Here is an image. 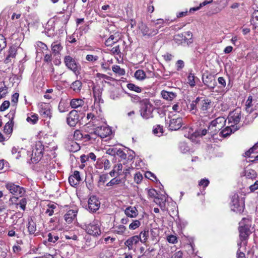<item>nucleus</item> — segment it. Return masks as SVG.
<instances>
[{
    "label": "nucleus",
    "mask_w": 258,
    "mask_h": 258,
    "mask_svg": "<svg viewBox=\"0 0 258 258\" xmlns=\"http://www.w3.org/2000/svg\"><path fill=\"white\" fill-rule=\"evenodd\" d=\"M226 120L223 117H219L212 120L208 126V130L211 136L216 135L224 126Z\"/></svg>",
    "instance_id": "nucleus-1"
},
{
    "label": "nucleus",
    "mask_w": 258,
    "mask_h": 258,
    "mask_svg": "<svg viewBox=\"0 0 258 258\" xmlns=\"http://www.w3.org/2000/svg\"><path fill=\"white\" fill-rule=\"evenodd\" d=\"M231 210L236 213H242L244 209V199L240 198L239 196L235 194L232 197L231 203Z\"/></svg>",
    "instance_id": "nucleus-2"
},
{
    "label": "nucleus",
    "mask_w": 258,
    "mask_h": 258,
    "mask_svg": "<svg viewBox=\"0 0 258 258\" xmlns=\"http://www.w3.org/2000/svg\"><path fill=\"white\" fill-rule=\"evenodd\" d=\"M249 223V219L245 218H242L239 222V236L241 240L246 239L251 233Z\"/></svg>",
    "instance_id": "nucleus-3"
},
{
    "label": "nucleus",
    "mask_w": 258,
    "mask_h": 258,
    "mask_svg": "<svg viewBox=\"0 0 258 258\" xmlns=\"http://www.w3.org/2000/svg\"><path fill=\"white\" fill-rule=\"evenodd\" d=\"M152 105L147 99L143 101L142 106L140 110L141 116L145 119L153 117Z\"/></svg>",
    "instance_id": "nucleus-4"
},
{
    "label": "nucleus",
    "mask_w": 258,
    "mask_h": 258,
    "mask_svg": "<svg viewBox=\"0 0 258 258\" xmlns=\"http://www.w3.org/2000/svg\"><path fill=\"white\" fill-rule=\"evenodd\" d=\"M5 187L10 193L16 196L22 197L25 193V190L23 187L14 182H7Z\"/></svg>",
    "instance_id": "nucleus-5"
},
{
    "label": "nucleus",
    "mask_w": 258,
    "mask_h": 258,
    "mask_svg": "<svg viewBox=\"0 0 258 258\" xmlns=\"http://www.w3.org/2000/svg\"><path fill=\"white\" fill-rule=\"evenodd\" d=\"M64 62L67 67L72 70L75 74H79L80 66L78 62L70 55L64 57Z\"/></svg>",
    "instance_id": "nucleus-6"
},
{
    "label": "nucleus",
    "mask_w": 258,
    "mask_h": 258,
    "mask_svg": "<svg viewBox=\"0 0 258 258\" xmlns=\"http://www.w3.org/2000/svg\"><path fill=\"white\" fill-rule=\"evenodd\" d=\"M86 231L88 234L93 236L100 235L101 231L99 222L97 220H94L86 226Z\"/></svg>",
    "instance_id": "nucleus-7"
},
{
    "label": "nucleus",
    "mask_w": 258,
    "mask_h": 258,
    "mask_svg": "<svg viewBox=\"0 0 258 258\" xmlns=\"http://www.w3.org/2000/svg\"><path fill=\"white\" fill-rule=\"evenodd\" d=\"M138 27L142 34L144 36H153L157 34L158 32V30L157 29H150L147 25L143 22L139 24Z\"/></svg>",
    "instance_id": "nucleus-8"
},
{
    "label": "nucleus",
    "mask_w": 258,
    "mask_h": 258,
    "mask_svg": "<svg viewBox=\"0 0 258 258\" xmlns=\"http://www.w3.org/2000/svg\"><path fill=\"white\" fill-rule=\"evenodd\" d=\"M202 81L204 84L210 89H214L217 85L216 80L211 74L203 75Z\"/></svg>",
    "instance_id": "nucleus-9"
},
{
    "label": "nucleus",
    "mask_w": 258,
    "mask_h": 258,
    "mask_svg": "<svg viewBox=\"0 0 258 258\" xmlns=\"http://www.w3.org/2000/svg\"><path fill=\"white\" fill-rule=\"evenodd\" d=\"M100 206V202L97 197L94 196H91L88 201V209L91 212H95Z\"/></svg>",
    "instance_id": "nucleus-10"
},
{
    "label": "nucleus",
    "mask_w": 258,
    "mask_h": 258,
    "mask_svg": "<svg viewBox=\"0 0 258 258\" xmlns=\"http://www.w3.org/2000/svg\"><path fill=\"white\" fill-rule=\"evenodd\" d=\"M79 114L77 111L75 110H72L68 115L67 121L68 124L71 126H75L79 121Z\"/></svg>",
    "instance_id": "nucleus-11"
},
{
    "label": "nucleus",
    "mask_w": 258,
    "mask_h": 258,
    "mask_svg": "<svg viewBox=\"0 0 258 258\" xmlns=\"http://www.w3.org/2000/svg\"><path fill=\"white\" fill-rule=\"evenodd\" d=\"M228 119L229 122L234 124H237L240 122L241 119V111L239 109H236L230 112L228 115Z\"/></svg>",
    "instance_id": "nucleus-12"
},
{
    "label": "nucleus",
    "mask_w": 258,
    "mask_h": 258,
    "mask_svg": "<svg viewBox=\"0 0 258 258\" xmlns=\"http://www.w3.org/2000/svg\"><path fill=\"white\" fill-rule=\"evenodd\" d=\"M94 133L101 138H104L111 135V130L108 127L101 126L95 128Z\"/></svg>",
    "instance_id": "nucleus-13"
},
{
    "label": "nucleus",
    "mask_w": 258,
    "mask_h": 258,
    "mask_svg": "<svg viewBox=\"0 0 258 258\" xmlns=\"http://www.w3.org/2000/svg\"><path fill=\"white\" fill-rule=\"evenodd\" d=\"M43 147L40 143L36 145L35 148L32 151V156L35 160H38L42 156Z\"/></svg>",
    "instance_id": "nucleus-14"
},
{
    "label": "nucleus",
    "mask_w": 258,
    "mask_h": 258,
    "mask_svg": "<svg viewBox=\"0 0 258 258\" xmlns=\"http://www.w3.org/2000/svg\"><path fill=\"white\" fill-rule=\"evenodd\" d=\"M182 124V119L181 117L173 118L170 120L169 125V129L172 131H176L179 129Z\"/></svg>",
    "instance_id": "nucleus-15"
},
{
    "label": "nucleus",
    "mask_w": 258,
    "mask_h": 258,
    "mask_svg": "<svg viewBox=\"0 0 258 258\" xmlns=\"http://www.w3.org/2000/svg\"><path fill=\"white\" fill-rule=\"evenodd\" d=\"M140 239L138 235L132 236L125 241L124 244L129 250H132L134 249V246L139 243Z\"/></svg>",
    "instance_id": "nucleus-16"
},
{
    "label": "nucleus",
    "mask_w": 258,
    "mask_h": 258,
    "mask_svg": "<svg viewBox=\"0 0 258 258\" xmlns=\"http://www.w3.org/2000/svg\"><path fill=\"white\" fill-rule=\"evenodd\" d=\"M39 113L43 118H50L51 112L49 106L46 104H41L39 109Z\"/></svg>",
    "instance_id": "nucleus-17"
},
{
    "label": "nucleus",
    "mask_w": 258,
    "mask_h": 258,
    "mask_svg": "<svg viewBox=\"0 0 258 258\" xmlns=\"http://www.w3.org/2000/svg\"><path fill=\"white\" fill-rule=\"evenodd\" d=\"M120 39V33L119 32H115L113 34L111 35L105 41V45L106 46H111L112 44L118 41Z\"/></svg>",
    "instance_id": "nucleus-18"
},
{
    "label": "nucleus",
    "mask_w": 258,
    "mask_h": 258,
    "mask_svg": "<svg viewBox=\"0 0 258 258\" xmlns=\"http://www.w3.org/2000/svg\"><path fill=\"white\" fill-rule=\"evenodd\" d=\"M81 180L80 172L78 171H75L74 174L71 175L69 178V182L73 186L77 185Z\"/></svg>",
    "instance_id": "nucleus-19"
},
{
    "label": "nucleus",
    "mask_w": 258,
    "mask_h": 258,
    "mask_svg": "<svg viewBox=\"0 0 258 258\" xmlns=\"http://www.w3.org/2000/svg\"><path fill=\"white\" fill-rule=\"evenodd\" d=\"M124 213L128 217L136 218L138 216L139 212L136 207L129 206L125 209Z\"/></svg>",
    "instance_id": "nucleus-20"
},
{
    "label": "nucleus",
    "mask_w": 258,
    "mask_h": 258,
    "mask_svg": "<svg viewBox=\"0 0 258 258\" xmlns=\"http://www.w3.org/2000/svg\"><path fill=\"white\" fill-rule=\"evenodd\" d=\"M77 212L74 210H70L64 215V219L68 223H71L77 216Z\"/></svg>",
    "instance_id": "nucleus-21"
},
{
    "label": "nucleus",
    "mask_w": 258,
    "mask_h": 258,
    "mask_svg": "<svg viewBox=\"0 0 258 258\" xmlns=\"http://www.w3.org/2000/svg\"><path fill=\"white\" fill-rule=\"evenodd\" d=\"M70 106L68 102L65 100H61L59 103L58 109L60 112H65L69 109Z\"/></svg>",
    "instance_id": "nucleus-22"
},
{
    "label": "nucleus",
    "mask_w": 258,
    "mask_h": 258,
    "mask_svg": "<svg viewBox=\"0 0 258 258\" xmlns=\"http://www.w3.org/2000/svg\"><path fill=\"white\" fill-rule=\"evenodd\" d=\"M84 101L81 99H73L70 102V106L73 108H77L82 106Z\"/></svg>",
    "instance_id": "nucleus-23"
},
{
    "label": "nucleus",
    "mask_w": 258,
    "mask_h": 258,
    "mask_svg": "<svg viewBox=\"0 0 258 258\" xmlns=\"http://www.w3.org/2000/svg\"><path fill=\"white\" fill-rule=\"evenodd\" d=\"M82 87V83L79 80H76L71 84V88L76 93L80 92Z\"/></svg>",
    "instance_id": "nucleus-24"
},
{
    "label": "nucleus",
    "mask_w": 258,
    "mask_h": 258,
    "mask_svg": "<svg viewBox=\"0 0 258 258\" xmlns=\"http://www.w3.org/2000/svg\"><path fill=\"white\" fill-rule=\"evenodd\" d=\"M161 95L164 99L167 100H172L176 96V94L172 92H168L164 90L161 92Z\"/></svg>",
    "instance_id": "nucleus-25"
},
{
    "label": "nucleus",
    "mask_w": 258,
    "mask_h": 258,
    "mask_svg": "<svg viewBox=\"0 0 258 258\" xmlns=\"http://www.w3.org/2000/svg\"><path fill=\"white\" fill-rule=\"evenodd\" d=\"M62 49V47L60 43L58 42H53L51 44V50L55 55L59 54Z\"/></svg>",
    "instance_id": "nucleus-26"
},
{
    "label": "nucleus",
    "mask_w": 258,
    "mask_h": 258,
    "mask_svg": "<svg viewBox=\"0 0 258 258\" xmlns=\"http://www.w3.org/2000/svg\"><path fill=\"white\" fill-rule=\"evenodd\" d=\"M250 22L255 28H258V10H255L252 13Z\"/></svg>",
    "instance_id": "nucleus-27"
},
{
    "label": "nucleus",
    "mask_w": 258,
    "mask_h": 258,
    "mask_svg": "<svg viewBox=\"0 0 258 258\" xmlns=\"http://www.w3.org/2000/svg\"><path fill=\"white\" fill-rule=\"evenodd\" d=\"M174 41L178 44H181L186 41V37L183 34H178L174 36Z\"/></svg>",
    "instance_id": "nucleus-28"
},
{
    "label": "nucleus",
    "mask_w": 258,
    "mask_h": 258,
    "mask_svg": "<svg viewBox=\"0 0 258 258\" xmlns=\"http://www.w3.org/2000/svg\"><path fill=\"white\" fill-rule=\"evenodd\" d=\"M149 231L148 230H144L141 232L139 236L140 241L143 243H145L148 239Z\"/></svg>",
    "instance_id": "nucleus-29"
},
{
    "label": "nucleus",
    "mask_w": 258,
    "mask_h": 258,
    "mask_svg": "<svg viewBox=\"0 0 258 258\" xmlns=\"http://www.w3.org/2000/svg\"><path fill=\"white\" fill-rule=\"evenodd\" d=\"M135 77L139 80H143L146 78V74L142 70H138L135 73Z\"/></svg>",
    "instance_id": "nucleus-30"
},
{
    "label": "nucleus",
    "mask_w": 258,
    "mask_h": 258,
    "mask_svg": "<svg viewBox=\"0 0 258 258\" xmlns=\"http://www.w3.org/2000/svg\"><path fill=\"white\" fill-rule=\"evenodd\" d=\"M27 228L30 234H34L36 230V224L32 220L29 221Z\"/></svg>",
    "instance_id": "nucleus-31"
},
{
    "label": "nucleus",
    "mask_w": 258,
    "mask_h": 258,
    "mask_svg": "<svg viewBox=\"0 0 258 258\" xmlns=\"http://www.w3.org/2000/svg\"><path fill=\"white\" fill-rule=\"evenodd\" d=\"M200 98L198 97L195 100L191 102L189 105V109L192 113L195 114L197 111V104L200 102Z\"/></svg>",
    "instance_id": "nucleus-32"
},
{
    "label": "nucleus",
    "mask_w": 258,
    "mask_h": 258,
    "mask_svg": "<svg viewBox=\"0 0 258 258\" xmlns=\"http://www.w3.org/2000/svg\"><path fill=\"white\" fill-rule=\"evenodd\" d=\"M114 228V232L120 235L124 234L126 229V227L122 225H118Z\"/></svg>",
    "instance_id": "nucleus-33"
},
{
    "label": "nucleus",
    "mask_w": 258,
    "mask_h": 258,
    "mask_svg": "<svg viewBox=\"0 0 258 258\" xmlns=\"http://www.w3.org/2000/svg\"><path fill=\"white\" fill-rule=\"evenodd\" d=\"M38 120V116L37 114H31L30 116L27 117L26 120L31 124H35Z\"/></svg>",
    "instance_id": "nucleus-34"
},
{
    "label": "nucleus",
    "mask_w": 258,
    "mask_h": 258,
    "mask_svg": "<svg viewBox=\"0 0 258 258\" xmlns=\"http://www.w3.org/2000/svg\"><path fill=\"white\" fill-rule=\"evenodd\" d=\"M165 200H164L163 199L159 198L158 197L155 198L154 200V202L159 205V206L161 208L162 210H164L165 209Z\"/></svg>",
    "instance_id": "nucleus-35"
},
{
    "label": "nucleus",
    "mask_w": 258,
    "mask_h": 258,
    "mask_svg": "<svg viewBox=\"0 0 258 258\" xmlns=\"http://www.w3.org/2000/svg\"><path fill=\"white\" fill-rule=\"evenodd\" d=\"M211 101L208 99H204L201 101V108L203 111L207 110L209 108Z\"/></svg>",
    "instance_id": "nucleus-36"
},
{
    "label": "nucleus",
    "mask_w": 258,
    "mask_h": 258,
    "mask_svg": "<svg viewBox=\"0 0 258 258\" xmlns=\"http://www.w3.org/2000/svg\"><path fill=\"white\" fill-rule=\"evenodd\" d=\"M17 49L15 47L11 46L9 48L8 51V55L6 58V60L10 58H14L15 57Z\"/></svg>",
    "instance_id": "nucleus-37"
},
{
    "label": "nucleus",
    "mask_w": 258,
    "mask_h": 258,
    "mask_svg": "<svg viewBox=\"0 0 258 258\" xmlns=\"http://www.w3.org/2000/svg\"><path fill=\"white\" fill-rule=\"evenodd\" d=\"M112 70L113 72L118 74L119 75H123L125 74L124 70L121 69L119 66L117 65L113 66L112 67Z\"/></svg>",
    "instance_id": "nucleus-38"
},
{
    "label": "nucleus",
    "mask_w": 258,
    "mask_h": 258,
    "mask_svg": "<svg viewBox=\"0 0 258 258\" xmlns=\"http://www.w3.org/2000/svg\"><path fill=\"white\" fill-rule=\"evenodd\" d=\"M27 204V200L25 198L21 199L18 203L16 204V207H19L22 210L24 211L26 209V205Z\"/></svg>",
    "instance_id": "nucleus-39"
},
{
    "label": "nucleus",
    "mask_w": 258,
    "mask_h": 258,
    "mask_svg": "<svg viewBox=\"0 0 258 258\" xmlns=\"http://www.w3.org/2000/svg\"><path fill=\"white\" fill-rule=\"evenodd\" d=\"M141 225V222L140 220H134L129 225V228L131 230H135L139 227Z\"/></svg>",
    "instance_id": "nucleus-40"
},
{
    "label": "nucleus",
    "mask_w": 258,
    "mask_h": 258,
    "mask_svg": "<svg viewBox=\"0 0 258 258\" xmlns=\"http://www.w3.org/2000/svg\"><path fill=\"white\" fill-rule=\"evenodd\" d=\"M13 124L12 122H7L4 126V132L7 135H10L13 131Z\"/></svg>",
    "instance_id": "nucleus-41"
},
{
    "label": "nucleus",
    "mask_w": 258,
    "mask_h": 258,
    "mask_svg": "<svg viewBox=\"0 0 258 258\" xmlns=\"http://www.w3.org/2000/svg\"><path fill=\"white\" fill-rule=\"evenodd\" d=\"M127 87L128 89L132 91H134L136 92H141V88L136 85H135L134 84L129 83L127 84Z\"/></svg>",
    "instance_id": "nucleus-42"
},
{
    "label": "nucleus",
    "mask_w": 258,
    "mask_h": 258,
    "mask_svg": "<svg viewBox=\"0 0 258 258\" xmlns=\"http://www.w3.org/2000/svg\"><path fill=\"white\" fill-rule=\"evenodd\" d=\"M195 77L194 74L190 73L188 76L187 80L188 83L191 87H194L195 86Z\"/></svg>",
    "instance_id": "nucleus-43"
},
{
    "label": "nucleus",
    "mask_w": 258,
    "mask_h": 258,
    "mask_svg": "<svg viewBox=\"0 0 258 258\" xmlns=\"http://www.w3.org/2000/svg\"><path fill=\"white\" fill-rule=\"evenodd\" d=\"M212 2V0H206L204 2H203L202 3L200 4V5L199 7L191 8L189 10V12H191L192 11H197V10H199L202 7L204 6L207 5L208 4L211 3Z\"/></svg>",
    "instance_id": "nucleus-44"
},
{
    "label": "nucleus",
    "mask_w": 258,
    "mask_h": 258,
    "mask_svg": "<svg viewBox=\"0 0 258 258\" xmlns=\"http://www.w3.org/2000/svg\"><path fill=\"white\" fill-rule=\"evenodd\" d=\"M208 131V130L207 129H200L199 130L196 131L194 133V135L195 137H203L207 134Z\"/></svg>",
    "instance_id": "nucleus-45"
},
{
    "label": "nucleus",
    "mask_w": 258,
    "mask_h": 258,
    "mask_svg": "<svg viewBox=\"0 0 258 258\" xmlns=\"http://www.w3.org/2000/svg\"><path fill=\"white\" fill-rule=\"evenodd\" d=\"M168 21L169 20L166 19L165 20L162 19H158L155 21V26H157V25H159L160 26L158 28H160L164 24H167L168 23Z\"/></svg>",
    "instance_id": "nucleus-46"
},
{
    "label": "nucleus",
    "mask_w": 258,
    "mask_h": 258,
    "mask_svg": "<svg viewBox=\"0 0 258 258\" xmlns=\"http://www.w3.org/2000/svg\"><path fill=\"white\" fill-rule=\"evenodd\" d=\"M6 38L3 35H0V52L6 47Z\"/></svg>",
    "instance_id": "nucleus-47"
},
{
    "label": "nucleus",
    "mask_w": 258,
    "mask_h": 258,
    "mask_svg": "<svg viewBox=\"0 0 258 258\" xmlns=\"http://www.w3.org/2000/svg\"><path fill=\"white\" fill-rule=\"evenodd\" d=\"M163 132V128L160 125H157L156 127L153 129L154 134L157 135L158 136L161 135Z\"/></svg>",
    "instance_id": "nucleus-48"
},
{
    "label": "nucleus",
    "mask_w": 258,
    "mask_h": 258,
    "mask_svg": "<svg viewBox=\"0 0 258 258\" xmlns=\"http://www.w3.org/2000/svg\"><path fill=\"white\" fill-rule=\"evenodd\" d=\"M121 182V180L119 179H116V178H114L112 179L109 182H108L106 184L107 186H111L114 184H117L120 183Z\"/></svg>",
    "instance_id": "nucleus-49"
},
{
    "label": "nucleus",
    "mask_w": 258,
    "mask_h": 258,
    "mask_svg": "<svg viewBox=\"0 0 258 258\" xmlns=\"http://www.w3.org/2000/svg\"><path fill=\"white\" fill-rule=\"evenodd\" d=\"M116 152V155L118 156L121 159H125L126 158V154L121 149H118Z\"/></svg>",
    "instance_id": "nucleus-50"
},
{
    "label": "nucleus",
    "mask_w": 258,
    "mask_h": 258,
    "mask_svg": "<svg viewBox=\"0 0 258 258\" xmlns=\"http://www.w3.org/2000/svg\"><path fill=\"white\" fill-rule=\"evenodd\" d=\"M167 241L171 243H176L177 242V239L176 236L170 235L167 238Z\"/></svg>",
    "instance_id": "nucleus-51"
},
{
    "label": "nucleus",
    "mask_w": 258,
    "mask_h": 258,
    "mask_svg": "<svg viewBox=\"0 0 258 258\" xmlns=\"http://www.w3.org/2000/svg\"><path fill=\"white\" fill-rule=\"evenodd\" d=\"M10 106V102L9 101H5L0 106V111H3L9 108Z\"/></svg>",
    "instance_id": "nucleus-52"
},
{
    "label": "nucleus",
    "mask_w": 258,
    "mask_h": 258,
    "mask_svg": "<svg viewBox=\"0 0 258 258\" xmlns=\"http://www.w3.org/2000/svg\"><path fill=\"white\" fill-rule=\"evenodd\" d=\"M231 130L229 127H227L225 129L222 130L220 133L222 136L226 137L227 136L231 134Z\"/></svg>",
    "instance_id": "nucleus-53"
},
{
    "label": "nucleus",
    "mask_w": 258,
    "mask_h": 258,
    "mask_svg": "<svg viewBox=\"0 0 258 258\" xmlns=\"http://www.w3.org/2000/svg\"><path fill=\"white\" fill-rule=\"evenodd\" d=\"M142 179H143V176H142V174H141L140 172L137 173L135 175L134 180H135V181L138 184V183H140L141 181H142Z\"/></svg>",
    "instance_id": "nucleus-54"
},
{
    "label": "nucleus",
    "mask_w": 258,
    "mask_h": 258,
    "mask_svg": "<svg viewBox=\"0 0 258 258\" xmlns=\"http://www.w3.org/2000/svg\"><path fill=\"white\" fill-rule=\"evenodd\" d=\"M86 59L89 61H95L98 59V57L96 55L88 54L86 56Z\"/></svg>",
    "instance_id": "nucleus-55"
},
{
    "label": "nucleus",
    "mask_w": 258,
    "mask_h": 258,
    "mask_svg": "<svg viewBox=\"0 0 258 258\" xmlns=\"http://www.w3.org/2000/svg\"><path fill=\"white\" fill-rule=\"evenodd\" d=\"M74 136L76 140H80L83 138V135L80 131L76 130L74 132Z\"/></svg>",
    "instance_id": "nucleus-56"
},
{
    "label": "nucleus",
    "mask_w": 258,
    "mask_h": 258,
    "mask_svg": "<svg viewBox=\"0 0 258 258\" xmlns=\"http://www.w3.org/2000/svg\"><path fill=\"white\" fill-rule=\"evenodd\" d=\"M252 97L251 96H249L248 97V99H247L246 101V109L247 110L248 108H250L252 106Z\"/></svg>",
    "instance_id": "nucleus-57"
},
{
    "label": "nucleus",
    "mask_w": 258,
    "mask_h": 258,
    "mask_svg": "<svg viewBox=\"0 0 258 258\" xmlns=\"http://www.w3.org/2000/svg\"><path fill=\"white\" fill-rule=\"evenodd\" d=\"M209 184V181L207 179H203L200 180V181L199 183V185L200 186H202L203 187H207L208 184Z\"/></svg>",
    "instance_id": "nucleus-58"
},
{
    "label": "nucleus",
    "mask_w": 258,
    "mask_h": 258,
    "mask_svg": "<svg viewBox=\"0 0 258 258\" xmlns=\"http://www.w3.org/2000/svg\"><path fill=\"white\" fill-rule=\"evenodd\" d=\"M118 149L117 148H109L107 149L106 153L112 156H115L116 155V152Z\"/></svg>",
    "instance_id": "nucleus-59"
},
{
    "label": "nucleus",
    "mask_w": 258,
    "mask_h": 258,
    "mask_svg": "<svg viewBox=\"0 0 258 258\" xmlns=\"http://www.w3.org/2000/svg\"><path fill=\"white\" fill-rule=\"evenodd\" d=\"M111 51L112 53L114 54H118L120 53V46L119 45H116L114 47H113L111 50Z\"/></svg>",
    "instance_id": "nucleus-60"
},
{
    "label": "nucleus",
    "mask_w": 258,
    "mask_h": 258,
    "mask_svg": "<svg viewBox=\"0 0 258 258\" xmlns=\"http://www.w3.org/2000/svg\"><path fill=\"white\" fill-rule=\"evenodd\" d=\"M7 248L0 247V258H5L7 255Z\"/></svg>",
    "instance_id": "nucleus-61"
},
{
    "label": "nucleus",
    "mask_w": 258,
    "mask_h": 258,
    "mask_svg": "<svg viewBox=\"0 0 258 258\" xmlns=\"http://www.w3.org/2000/svg\"><path fill=\"white\" fill-rule=\"evenodd\" d=\"M145 176L146 178L150 179V180H153L154 179H156V177L155 175L150 171H147L145 174Z\"/></svg>",
    "instance_id": "nucleus-62"
},
{
    "label": "nucleus",
    "mask_w": 258,
    "mask_h": 258,
    "mask_svg": "<svg viewBox=\"0 0 258 258\" xmlns=\"http://www.w3.org/2000/svg\"><path fill=\"white\" fill-rule=\"evenodd\" d=\"M183 253L181 250H179L174 253L170 258H182Z\"/></svg>",
    "instance_id": "nucleus-63"
},
{
    "label": "nucleus",
    "mask_w": 258,
    "mask_h": 258,
    "mask_svg": "<svg viewBox=\"0 0 258 258\" xmlns=\"http://www.w3.org/2000/svg\"><path fill=\"white\" fill-rule=\"evenodd\" d=\"M80 146L77 143L74 142L73 144L71 145V148L70 149L71 151L76 152L79 150Z\"/></svg>",
    "instance_id": "nucleus-64"
}]
</instances>
